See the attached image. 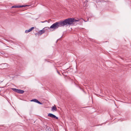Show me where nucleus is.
<instances>
[{"label":"nucleus","instance_id":"nucleus-1","mask_svg":"<svg viewBox=\"0 0 131 131\" xmlns=\"http://www.w3.org/2000/svg\"><path fill=\"white\" fill-rule=\"evenodd\" d=\"M76 19L73 18L67 19L64 21L56 22L53 24L50 27V28L55 29L59 27L71 24L74 21H78Z\"/></svg>","mask_w":131,"mask_h":131},{"label":"nucleus","instance_id":"nucleus-2","mask_svg":"<svg viewBox=\"0 0 131 131\" xmlns=\"http://www.w3.org/2000/svg\"><path fill=\"white\" fill-rule=\"evenodd\" d=\"M12 90L15 92L21 94H23L24 92V91L23 90L15 88H12Z\"/></svg>","mask_w":131,"mask_h":131},{"label":"nucleus","instance_id":"nucleus-3","mask_svg":"<svg viewBox=\"0 0 131 131\" xmlns=\"http://www.w3.org/2000/svg\"><path fill=\"white\" fill-rule=\"evenodd\" d=\"M48 116L52 118H54L57 119H58V118L57 117H56V116L52 114L49 113L48 115Z\"/></svg>","mask_w":131,"mask_h":131},{"label":"nucleus","instance_id":"nucleus-4","mask_svg":"<svg viewBox=\"0 0 131 131\" xmlns=\"http://www.w3.org/2000/svg\"><path fill=\"white\" fill-rule=\"evenodd\" d=\"M31 102H34L36 103H37L39 104H41L42 103L39 101L37 100L36 99H34L30 101Z\"/></svg>","mask_w":131,"mask_h":131},{"label":"nucleus","instance_id":"nucleus-5","mask_svg":"<svg viewBox=\"0 0 131 131\" xmlns=\"http://www.w3.org/2000/svg\"><path fill=\"white\" fill-rule=\"evenodd\" d=\"M14 8H19V7H26V6H28V5H14Z\"/></svg>","mask_w":131,"mask_h":131},{"label":"nucleus","instance_id":"nucleus-6","mask_svg":"<svg viewBox=\"0 0 131 131\" xmlns=\"http://www.w3.org/2000/svg\"><path fill=\"white\" fill-rule=\"evenodd\" d=\"M45 32V30L43 28L42 30H40L38 32V33L40 34V35H41L42 34L44 33Z\"/></svg>","mask_w":131,"mask_h":131},{"label":"nucleus","instance_id":"nucleus-7","mask_svg":"<svg viewBox=\"0 0 131 131\" xmlns=\"http://www.w3.org/2000/svg\"><path fill=\"white\" fill-rule=\"evenodd\" d=\"M46 129L47 130H48V131H52V129L50 127L47 126L46 128Z\"/></svg>","mask_w":131,"mask_h":131},{"label":"nucleus","instance_id":"nucleus-8","mask_svg":"<svg viewBox=\"0 0 131 131\" xmlns=\"http://www.w3.org/2000/svg\"><path fill=\"white\" fill-rule=\"evenodd\" d=\"M57 110V108L55 106L52 107L51 108V111H56Z\"/></svg>","mask_w":131,"mask_h":131},{"label":"nucleus","instance_id":"nucleus-9","mask_svg":"<svg viewBox=\"0 0 131 131\" xmlns=\"http://www.w3.org/2000/svg\"><path fill=\"white\" fill-rule=\"evenodd\" d=\"M51 28H50V27L49 28L48 27H46L43 28V29H44L45 30V31H48L49 29H51Z\"/></svg>","mask_w":131,"mask_h":131},{"label":"nucleus","instance_id":"nucleus-10","mask_svg":"<svg viewBox=\"0 0 131 131\" xmlns=\"http://www.w3.org/2000/svg\"><path fill=\"white\" fill-rule=\"evenodd\" d=\"M30 31H31V30L30 29H29L28 30H26L25 31V32L26 33H28Z\"/></svg>","mask_w":131,"mask_h":131},{"label":"nucleus","instance_id":"nucleus-11","mask_svg":"<svg viewBox=\"0 0 131 131\" xmlns=\"http://www.w3.org/2000/svg\"><path fill=\"white\" fill-rule=\"evenodd\" d=\"M87 2L86 1V2H84V4L83 5V6H86V4L87 3Z\"/></svg>","mask_w":131,"mask_h":131},{"label":"nucleus","instance_id":"nucleus-12","mask_svg":"<svg viewBox=\"0 0 131 131\" xmlns=\"http://www.w3.org/2000/svg\"><path fill=\"white\" fill-rule=\"evenodd\" d=\"M34 28V27H32L30 29L31 31Z\"/></svg>","mask_w":131,"mask_h":131},{"label":"nucleus","instance_id":"nucleus-13","mask_svg":"<svg viewBox=\"0 0 131 131\" xmlns=\"http://www.w3.org/2000/svg\"><path fill=\"white\" fill-rule=\"evenodd\" d=\"M47 20H46V21H41V22L42 23H44V22H47Z\"/></svg>","mask_w":131,"mask_h":131},{"label":"nucleus","instance_id":"nucleus-14","mask_svg":"<svg viewBox=\"0 0 131 131\" xmlns=\"http://www.w3.org/2000/svg\"><path fill=\"white\" fill-rule=\"evenodd\" d=\"M99 0H96V2H97V1L99 2Z\"/></svg>","mask_w":131,"mask_h":131},{"label":"nucleus","instance_id":"nucleus-15","mask_svg":"<svg viewBox=\"0 0 131 131\" xmlns=\"http://www.w3.org/2000/svg\"><path fill=\"white\" fill-rule=\"evenodd\" d=\"M11 8H14V6H12V7Z\"/></svg>","mask_w":131,"mask_h":131},{"label":"nucleus","instance_id":"nucleus-16","mask_svg":"<svg viewBox=\"0 0 131 131\" xmlns=\"http://www.w3.org/2000/svg\"><path fill=\"white\" fill-rule=\"evenodd\" d=\"M2 81H0V83H1Z\"/></svg>","mask_w":131,"mask_h":131},{"label":"nucleus","instance_id":"nucleus-17","mask_svg":"<svg viewBox=\"0 0 131 131\" xmlns=\"http://www.w3.org/2000/svg\"><path fill=\"white\" fill-rule=\"evenodd\" d=\"M58 73H59V74H59V72H58Z\"/></svg>","mask_w":131,"mask_h":131},{"label":"nucleus","instance_id":"nucleus-18","mask_svg":"<svg viewBox=\"0 0 131 131\" xmlns=\"http://www.w3.org/2000/svg\"><path fill=\"white\" fill-rule=\"evenodd\" d=\"M86 1L87 2H88V1H87V0H86Z\"/></svg>","mask_w":131,"mask_h":131}]
</instances>
